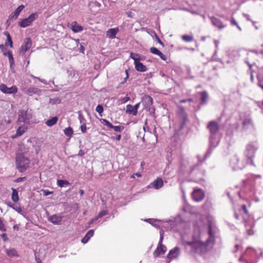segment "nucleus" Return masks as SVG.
Listing matches in <instances>:
<instances>
[{
	"label": "nucleus",
	"instance_id": "f257e3e1",
	"mask_svg": "<svg viewBox=\"0 0 263 263\" xmlns=\"http://www.w3.org/2000/svg\"><path fill=\"white\" fill-rule=\"evenodd\" d=\"M15 162L17 168L21 172H24L29 167L30 161L29 159L25 157L21 154H18L16 156Z\"/></svg>",
	"mask_w": 263,
	"mask_h": 263
},
{
	"label": "nucleus",
	"instance_id": "f03ea898",
	"mask_svg": "<svg viewBox=\"0 0 263 263\" xmlns=\"http://www.w3.org/2000/svg\"><path fill=\"white\" fill-rule=\"evenodd\" d=\"M208 128L209 129L211 135L210 137V145L215 146L214 143V136L217 133L219 129V125L216 121H211L208 125Z\"/></svg>",
	"mask_w": 263,
	"mask_h": 263
},
{
	"label": "nucleus",
	"instance_id": "7ed1b4c3",
	"mask_svg": "<svg viewBox=\"0 0 263 263\" xmlns=\"http://www.w3.org/2000/svg\"><path fill=\"white\" fill-rule=\"evenodd\" d=\"M256 149V147L254 144H248L246 146V148L245 152V155L248 158V162H250L253 165L254 164L252 159L254 157Z\"/></svg>",
	"mask_w": 263,
	"mask_h": 263
},
{
	"label": "nucleus",
	"instance_id": "20e7f679",
	"mask_svg": "<svg viewBox=\"0 0 263 263\" xmlns=\"http://www.w3.org/2000/svg\"><path fill=\"white\" fill-rule=\"evenodd\" d=\"M246 164V162L240 161L237 155H234L230 160V165L234 170H241L245 166Z\"/></svg>",
	"mask_w": 263,
	"mask_h": 263
},
{
	"label": "nucleus",
	"instance_id": "39448f33",
	"mask_svg": "<svg viewBox=\"0 0 263 263\" xmlns=\"http://www.w3.org/2000/svg\"><path fill=\"white\" fill-rule=\"evenodd\" d=\"M38 17L37 13H33L31 14L27 18L21 20L18 23V25L22 28L30 26L32 22Z\"/></svg>",
	"mask_w": 263,
	"mask_h": 263
},
{
	"label": "nucleus",
	"instance_id": "423d86ee",
	"mask_svg": "<svg viewBox=\"0 0 263 263\" xmlns=\"http://www.w3.org/2000/svg\"><path fill=\"white\" fill-rule=\"evenodd\" d=\"M32 118V115L28 110H21L18 113V121L20 122H28Z\"/></svg>",
	"mask_w": 263,
	"mask_h": 263
},
{
	"label": "nucleus",
	"instance_id": "0eeeda50",
	"mask_svg": "<svg viewBox=\"0 0 263 263\" xmlns=\"http://www.w3.org/2000/svg\"><path fill=\"white\" fill-rule=\"evenodd\" d=\"M0 90L4 93L15 94L17 92V89L15 86H12L11 87H8L6 85L1 84L0 85Z\"/></svg>",
	"mask_w": 263,
	"mask_h": 263
},
{
	"label": "nucleus",
	"instance_id": "6e6552de",
	"mask_svg": "<svg viewBox=\"0 0 263 263\" xmlns=\"http://www.w3.org/2000/svg\"><path fill=\"white\" fill-rule=\"evenodd\" d=\"M204 196L203 192L200 189H195L192 193V197L196 201H200L203 199Z\"/></svg>",
	"mask_w": 263,
	"mask_h": 263
},
{
	"label": "nucleus",
	"instance_id": "1a4fd4ad",
	"mask_svg": "<svg viewBox=\"0 0 263 263\" xmlns=\"http://www.w3.org/2000/svg\"><path fill=\"white\" fill-rule=\"evenodd\" d=\"M142 103L145 109L149 110L153 104V99L149 96L145 95L142 98Z\"/></svg>",
	"mask_w": 263,
	"mask_h": 263
},
{
	"label": "nucleus",
	"instance_id": "9d476101",
	"mask_svg": "<svg viewBox=\"0 0 263 263\" xmlns=\"http://www.w3.org/2000/svg\"><path fill=\"white\" fill-rule=\"evenodd\" d=\"M32 42L30 39L26 38L20 48V53L23 54L28 51L31 47Z\"/></svg>",
	"mask_w": 263,
	"mask_h": 263
},
{
	"label": "nucleus",
	"instance_id": "9b49d317",
	"mask_svg": "<svg viewBox=\"0 0 263 263\" xmlns=\"http://www.w3.org/2000/svg\"><path fill=\"white\" fill-rule=\"evenodd\" d=\"M163 185V182L162 179L160 178H157L149 185L148 187L158 190L162 187Z\"/></svg>",
	"mask_w": 263,
	"mask_h": 263
},
{
	"label": "nucleus",
	"instance_id": "f8f14e48",
	"mask_svg": "<svg viewBox=\"0 0 263 263\" xmlns=\"http://www.w3.org/2000/svg\"><path fill=\"white\" fill-rule=\"evenodd\" d=\"M180 254V249L178 247H175L174 249L169 251L167 255L168 259H172L173 258H177Z\"/></svg>",
	"mask_w": 263,
	"mask_h": 263
},
{
	"label": "nucleus",
	"instance_id": "ddd939ff",
	"mask_svg": "<svg viewBox=\"0 0 263 263\" xmlns=\"http://www.w3.org/2000/svg\"><path fill=\"white\" fill-rule=\"evenodd\" d=\"M62 216L59 214H54L49 217L48 220L54 224H60L62 220Z\"/></svg>",
	"mask_w": 263,
	"mask_h": 263
},
{
	"label": "nucleus",
	"instance_id": "4468645a",
	"mask_svg": "<svg viewBox=\"0 0 263 263\" xmlns=\"http://www.w3.org/2000/svg\"><path fill=\"white\" fill-rule=\"evenodd\" d=\"M166 251V248L165 246L158 245L157 249L154 252V256L157 257L161 254H163Z\"/></svg>",
	"mask_w": 263,
	"mask_h": 263
},
{
	"label": "nucleus",
	"instance_id": "2eb2a0df",
	"mask_svg": "<svg viewBox=\"0 0 263 263\" xmlns=\"http://www.w3.org/2000/svg\"><path fill=\"white\" fill-rule=\"evenodd\" d=\"M149 51L152 53L159 55L162 60L166 61L167 60L166 56L160 51L157 48L153 47L149 49Z\"/></svg>",
	"mask_w": 263,
	"mask_h": 263
},
{
	"label": "nucleus",
	"instance_id": "dca6fc26",
	"mask_svg": "<svg viewBox=\"0 0 263 263\" xmlns=\"http://www.w3.org/2000/svg\"><path fill=\"white\" fill-rule=\"evenodd\" d=\"M210 19L212 24L219 29H222L225 27V26L222 24V23L220 20L215 17H211Z\"/></svg>",
	"mask_w": 263,
	"mask_h": 263
},
{
	"label": "nucleus",
	"instance_id": "f3484780",
	"mask_svg": "<svg viewBox=\"0 0 263 263\" xmlns=\"http://www.w3.org/2000/svg\"><path fill=\"white\" fill-rule=\"evenodd\" d=\"M70 26L71 30L75 33L81 32L83 30V27L76 21L72 22Z\"/></svg>",
	"mask_w": 263,
	"mask_h": 263
},
{
	"label": "nucleus",
	"instance_id": "a211bd4d",
	"mask_svg": "<svg viewBox=\"0 0 263 263\" xmlns=\"http://www.w3.org/2000/svg\"><path fill=\"white\" fill-rule=\"evenodd\" d=\"M25 6L23 5H21L18 6L13 13H12L10 15V18L16 19L20 15V12L24 9Z\"/></svg>",
	"mask_w": 263,
	"mask_h": 263
},
{
	"label": "nucleus",
	"instance_id": "6ab92c4d",
	"mask_svg": "<svg viewBox=\"0 0 263 263\" xmlns=\"http://www.w3.org/2000/svg\"><path fill=\"white\" fill-rule=\"evenodd\" d=\"M119 29L118 28H111L108 30L106 32V36L109 39H113L116 37Z\"/></svg>",
	"mask_w": 263,
	"mask_h": 263
},
{
	"label": "nucleus",
	"instance_id": "aec40b11",
	"mask_svg": "<svg viewBox=\"0 0 263 263\" xmlns=\"http://www.w3.org/2000/svg\"><path fill=\"white\" fill-rule=\"evenodd\" d=\"M42 90L36 87H30L27 89L26 93L30 96L34 95H40Z\"/></svg>",
	"mask_w": 263,
	"mask_h": 263
},
{
	"label": "nucleus",
	"instance_id": "412c9836",
	"mask_svg": "<svg viewBox=\"0 0 263 263\" xmlns=\"http://www.w3.org/2000/svg\"><path fill=\"white\" fill-rule=\"evenodd\" d=\"M136 70L139 72H145L147 70L146 67L139 61L135 64Z\"/></svg>",
	"mask_w": 263,
	"mask_h": 263
},
{
	"label": "nucleus",
	"instance_id": "4be33fe9",
	"mask_svg": "<svg viewBox=\"0 0 263 263\" xmlns=\"http://www.w3.org/2000/svg\"><path fill=\"white\" fill-rule=\"evenodd\" d=\"M126 113L134 116H136L137 114V112L134 108V106L130 104L126 105Z\"/></svg>",
	"mask_w": 263,
	"mask_h": 263
},
{
	"label": "nucleus",
	"instance_id": "5701e85b",
	"mask_svg": "<svg viewBox=\"0 0 263 263\" xmlns=\"http://www.w3.org/2000/svg\"><path fill=\"white\" fill-rule=\"evenodd\" d=\"M58 120V118L57 117H53L51 118V119L47 120L46 121L45 124H46L47 126H48L49 127H51V126H52L53 125H55L57 123Z\"/></svg>",
	"mask_w": 263,
	"mask_h": 263
},
{
	"label": "nucleus",
	"instance_id": "b1692460",
	"mask_svg": "<svg viewBox=\"0 0 263 263\" xmlns=\"http://www.w3.org/2000/svg\"><path fill=\"white\" fill-rule=\"evenodd\" d=\"M243 128H248L250 126H253V123L252 119L250 118H246L242 123Z\"/></svg>",
	"mask_w": 263,
	"mask_h": 263
},
{
	"label": "nucleus",
	"instance_id": "393cba45",
	"mask_svg": "<svg viewBox=\"0 0 263 263\" xmlns=\"http://www.w3.org/2000/svg\"><path fill=\"white\" fill-rule=\"evenodd\" d=\"M27 127L25 126H20L17 129L15 136H13V138H15L22 136L26 130Z\"/></svg>",
	"mask_w": 263,
	"mask_h": 263
},
{
	"label": "nucleus",
	"instance_id": "a878e982",
	"mask_svg": "<svg viewBox=\"0 0 263 263\" xmlns=\"http://www.w3.org/2000/svg\"><path fill=\"white\" fill-rule=\"evenodd\" d=\"M257 79L259 81L258 86L263 89V84H261V83H263V67L260 69V71L257 76Z\"/></svg>",
	"mask_w": 263,
	"mask_h": 263
},
{
	"label": "nucleus",
	"instance_id": "bb28decb",
	"mask_svg": "<svg viewBox=\"0 0 263 263\" xmlns=\"http://www.w3.org/2000/svg\"><path fill=\"white\" fill-rule=\"evenodd\" d=\"M4 34L7 36V41L5 43V46H8L9 44L10 47L12 48L13 47V42L10 34L7 31L4 32Z\"/></svg>",
	"mask_w": 263,
	"mask_h": 263
},
{
	"label": "nucleus",
	"instance_id": "cd10ccee",
	"mask_svg": "<svg viewBox=\"0 0 263 263\" xmlns=\"http://www.w3.org/2000/svg\"><path fill=\"white\" fill-rule=\"evenodd\" d=\"M7 254L10 257H18V254L15 249L13 248L7 249Z\"/></svg>",
	"mask_w": 263,
	"mask_h": 263
},
{
	"label": "nucleus",
	"instance_id": "c85d7f7f",
	"mask_svg": "<svg viewBox=\"0 0 263 263\" xmlns=\"http://www.w3.org/2000/svg\"><path fill=\"white\" fill-rule=\"evenodd\" d=\"M12 195H11L12 200L13 202H16L19 200V197H18V191L16 189H13V188L12 189Z\"/></svg>",
	"mask_w": 263,
	"mask_h": 263
},
{
	"label": "nucleus",
	"instance_id": "c756f323",
	"mask_svg": "<svg viewBox=\"0 0 263 263\" xmlns=\"http://www.w3.org/2000/svg\"><path fill=\"white\" fill-rule=\"evenodd\" d=\"M7 54L9 59V62L10 63V68L12 69L13 68V65L14 64V60L11 51L9 50L7 51Z\"/></svg>",
	"mask_w": 263,
	"mask_h": 263
},
{
	"label": "nucleus",
	"instance_id": "7c9ffc66",
	"mask_svg": "<svg viewBox=\"0 0 263 263\" xmlns=\"http://www.w3.org/2000/svg\"><path fill=\"white\" fill-rule=\"evenodd\" d=\"M180 108L182 111V112L181 114V117L182 118V121H181L180 128H183L184 125L185 123V121L186 119V114L184 112L183 107H181Z\"/></svg>",
	"mask_w": 263,
	"mask_h": 263
},
{
	"label": "nucleus",
	"instance_id": "2f4dec72",
	"mask_svg": "<svg viewBox=\"0 0 263 263\" xmlns=\"http://www.w3.org/2000/svg\"><path fill=\"white\" fill-rule=\"evenodd\" d=\"M57 184L61 187L69 185L70 183L67 180H57Z\"/></svg>",
	"mask_w": 263,
	"mask_h": 263
},
{
	"label": "nucleus",
	"instance_id": "473e14b6",
	"mask_svg": "<svg viewBox=\"0 0 263 263\" xmlns=\"http://www.w3.org/2000/svg\"><path fill=\"white\" fill-rule=\"evenodd\" d=\"M64 134L66 136L71 137L73 133V129L71 127H68L66 128L64 130Z\"/></svg>",
	"mask_w": 263,
	"mask_h": 263
},
{
	"label": "nucleus",
	"instance_id": "72a5a7b5",
	"mask_svg": "<svg viewBox=\"0 0 263 263\" xmlns=\"http://www.w3.org/2000/svg\"><path fill=\"white\" fill-rule=\"evenodd\" d=\"M201 103L202 104H205L206 102L208 99V93L206 91H203L201 92Z\"/></svg>",
	"mask_w": 263,
	"mask_h": 263
},
{
	"label": "nucleus",
	"instance_id": "f704fd0d",
	"mask_svg": "<svg viewBox=\"0 0 263 263\" xmlns=\"http://www.w3.org/2000/svg\"><path fill=\"white\" fill-rule=\"evenodd\" d=\"M130 58L134 60V64L140 60V55L138 53L132 52L130 54Z\"/></svg>",
	"mask_w": 263,
	"mask_h": 263
},
{
	"label": "nucleus",
	"instance_id": "c9c22d12",
	"mask_svg": "<svg viewBox=\"0 0 263 263\" xmlns=\"http://www.w3.org/2000/svg\"><path fill=\"white\" fill-rule=\"evenodd\" d=\"M181 38L186 42H191L193 41V36L192 35H183Z\"/></svg>",
	"mask_w": 263,
	"mask_h": 263
},
{
	"label": "nucleus",
	"instance_id": "e433bc0d",
	"mask_svg": "<svg viewBox=\"0 0 263 263\" xmlns=\"http://www.w3.org/2000/svg\"><path fill=\"white\" fill-rule=\"evenodd\" d=\"M78 119L81 124H85L86 120L81 111L78 112Z\"/></svg>",
	"mask_w": 263,
	"mask_h": 263
},
{
	"label": "nucleus",
	"instance_id": "4c0bfd02",
	"mask_svg": "<svg viewBox=\"0 0 263 263\" xmlns=\"http://www.w3.org/2000/svg\"><path fill=\"white\" fill-rule=\"evenodd\" d=\"M60 103H61V100L58 97L50 99V100H49V103L51 104H52V105L60 104Z\"/></svg>",
	"mask_w": 263,
	"mask_h": 263
},
{
	"label": "nucleus",
	"instance_id": "58836bf2",
	"mask_svg": "<svg viewBox=\"0 0 263 263\" xmlns=\"http://www.w3.org/2000/svg\"><path fill=\"white\" fill-rule=\"evenodd\" d=\"M100 122L102 124H104V125H106V126H107L108 128H111V127H112V124L111 123H110L108 120H107L106 119H100Z\"/></svg>",
	"mask_w": 263,
	"mask_h": 263
},
{
	"label": "nucleus",
	"instance_id": "ea45409f",
	"mask_svg": "<svg viewBox=\"0 0 263 263\" xmlns=\"http://www.w3.org/2000/svg\"><path fill=\"white\" fill-rule=\"evenodd\" d=\"M110 128L114 129L116 132H121L124 129V127L123 126H114L112 125V127H111Z\"/></svg>",
	"mask_w": 263,
	"mask_h": 263
},
{
	"label": "nucleus",
	"instance_id": "a19ab883",
	"mask_svg": "<svg viewBox=\"0 0 263 263\" xmlns=\"http://www.w3.org/2000/svg\"><path fill=\"white\" fill-rule=\"evenodd\" d=\"M96 111L99 113L100 116H102V114L103 112V107L101 105H98L96 108Z\"/></svg>",
	"mask_w": 263,
	"mask_h": 263
},
{
	"label": "nucleus",
	"instance_id": "79ce46f5",
	"mask_svg": "<svg viewBox=\"0 0 263 263\" xmlns=\"http://www.w3.org/2000/svg\"><path fill=\"white\" fill-rule=\"evenodd\" d=\"M10 206L19 213H21L22 212V208L19 206L11 205Z\"/></svg>",
	"mask_w": 263,
	"mask_h": 263
},
{
	"label": "nucleus",
	"instance_id": "37998d69",
	"mask_svg": "<svg viewBox=\"0 0 263 263\" xmlns=\"http://www.w3.org/2000/svg\"><path fill=\"white\" fill-rule=\"evenodd\" d=\"M94 234V230H89L86 234L85 235V236L87 237L88 239H90Z\"/></svg>",
	"mask_w": 263,
	"mask_h": 263
},
{
	"label": "nucleus",
	"instance_id": "c03bdc74",
	"mask_svg": "<svg viewBox=\"0 0 263 263\" xmlns=\"http://www.w3.org/2000/svg\"><path fill=\"white\" fill-rule=\"evenodd\" d=\"M185 245H187L192 247V248L196 247L198 245V243L190 241H185L184 242Z\"/></svg>",
	"mask_w": 263,
	"mask_h": 263
},
{
	"label": "nucleus",
	"instance_id": "a18cd8bd",
	"mask_svg": "<svg viewBox=\"0 0 263 263\" xmlns=\"http://www.w3.org/2000/svg\"><path fill=\"white\" fill-rule=\"evenodd\" d=\"M0 230L3 232H5L6 231V227L5 224H4L2 220L0 218Z\"/></svg>",
	"mask_w": 263,
	"mask_h": 263
},
{
	"label": "nucleus",
	"instance_id": "49530a36",
	"mask_svg": "<svg viewBox=\"0 0 263 263\" xmlns=\"http://www.w3.org/2000/svg\"><path fill=\"white\" fill-rule=\"evenodd\" d=\"M81 130L83 133H85L86 132V126L85 124H81L80 126Z\"/></svg>",
	"mask_w": 263,
	"mask_h": 263
},
{
	"label": "nucleus",
	"instance_id": "de8ad7c7",
	"mask_svg": "<svg viewBox=\"0 0 263 263\" xmlns=\"http://www.w3.org/2000/svg\"><path fill=\"white\" fill-rule=\"evenodd\" d=\"M242 211L244 212V213L246 214V215L247 216H248V212L247 206L246 205L243 204L242 205Z\"/></svg>",
	"mask_w": 263,
	"mask_h": 263
},
{
	"label": "nucleus",
	"instance_id": "09e8293b",
	"mask_svg": "<svg viewBox=\"0 0 263 263\" xmlns=\"http://www.w3.org/2000/svg\"><path fill=\"white\" fill-rule=\"evenodd\" d=\"M107 212L105 210H103L102 211H101L99 214V217H100V218L102 217L103 216L106 215L107 214Z\"/></svg>",
	"mask_w": 263,
	"mask_h": 263
},
{
	"label": "nucleus",
	"instance_id": "8fccbe9b",
	"mask_svg": "<svg viewBox=\"0 0 263 263\" xmlns=\"http://www.w3.org/2000/svg\"><path fill=\"white\" fill-rule=\"evenodd\" d=\"M73 74L72 78H75V79H79V74L78 72L76 71H72L71 72L70 74Z\"/></svg>",
	"mask_w": 263,
	"mask_h": 263
},
{
	"label": "nucleus",
	"instance_id": "3c124183",
	"mask_svg": "<svg viewBox=\"0 0 263 263\" xmlns=\"http://www.w3.org/2000/svg\"><path fill=\"white\" fill-rule=\"evenodd\" d=\"M1 236L4 241H7L8 240V238L6 233H3L1 235Z\"/></svg>",
	"mask_w": 263,
	"mask_h": 263
},
{
	"label": "nucleus",
	"instance_id": "603ef678",
	"mask_svg": "<svg viewBox=\"0 0 263 263\" xmlns=\"http://www.w3.org/2000/svg\"><path fill=\"white\" fill-rule=\"evenodd\" d=\"M43 194L45 196H48L52 194V192L49 191L47 190H43Z\"/></svg>",
	"mask_w": 263,
	"mask_h": 263
},
{
	"label": "nucleus",
	"instance_id": "864d4df0",
	"mask_svg": "<svg viewBox=\"0 0 263 263\" xmlns=\"http://www.w3.org/2000/svg\"><path fill=\"white\" fill-rule=\"evenodd\" d=\"M125 72H126V76L125 78L124 79V80H123V81L121 82V84H124V83L126 82L127 79H128V70H125Z\"/></svg>",
	"mask_w": 263,
	"mask_h": 263
},
{
	"label": "nucleus",
	"instance_id": "5fc2aeb1",
	"mask_svg": "<svg viewBox=\"0 0 263 263\" xmlns=\"http://www.w3.org/2000/svg\"><path fill=\"white\" fill-rule=\"evenodd\" d=\"M89 239H88L87 237H86V236H85L84 237L82 238L81 241L83 243H86L88 241Z\"/></svg>",
	"mask_w": 263,
	"mask_h": 263
},
{
	"label": "nucleus",
	"instance_id": "6e6d98bb",
	"mask_svg": "<svg viewBox=\"0 0 263 263\" xmlns=\"http://www.w3.org/2000/svg\"><path fill=\"white\" fill-rule=\"evenodd\" d=\"M243 16L246 17V18L248 21H251L253 24L254 23V22L253 21L251 20L250 16V15L249 14H243Z\"/></svg>",
	"mask_w": 263,
	"mask_h": 263
},
{
	"label": "nucleus",
	"instance_id": "4d7b16f0",
	"mask_svg": "<svg viewBox=\"0 0 263 263\" xmlns=\"http://www.w3.org/2000/svg\"><path fill=\"white\" fill-rule=\"evenodd\" d=\"M129 99H130L129 97H128L127 96H126V97H125L124 98H123L122 99V101L123 102L125 103V102H127L128 101H129Z\"/></svg>",
	"mask_w": 263,
	"mask_h": 263
},
{
	"label": "nucleus",
	"instance_id": "13d9d810",
	"mask_svg": "<svg viewBox=\"0 0 263 263\" xmlns=\"http://www.w3.org/2000/svg\"><path fill=\"white\" fill-rule=\"evenodd\" d=\"M231 24L235 26H238V23L236 22L234 18H232L231 20Z\"/></svg>",
	"mask_w": 263,
	"mask_h": 263
},
{
	"label": "nucleus",
	"instance_id": "bf43d9fd",
	"mask_svg": "<svg viewBox=\"0 0 263 263\" xmlns=\"http://www.w3.org/2000/svg\"><path fill=\"white\" fill-rule=\"evenodd\" d=\"M34 78L37 79H38L40 82H41L43 84H47V81L45 80H44V79H41L40 78H37V77H34Z\"/></svg>",
	"mask_w": 263,
	"mask_h": 263
},
{
	"label": "nucleus",
	"instance_id": "052dcab7",
	"mask_svg": "<svg viewBox=\"0 0 263 263\" xmlns=\"http://www.w3.org/2000/svg\"><path fill=\"white\" fill-rule=\"evenodd\" d=\"M156 39H157V40L158 41V42L162 46V47H164V44L163 43V42L160 40V39L157 36H156Z\"/></svg>",
	"mask_w": 263,
	"mask_h": 263
},
{
	"label": "nucleus",
	"instance_id": "680f3d73",
	"mask_svg": "<svg viewBox=\"0 0 263 263\" xmlns=\"http://www.w3.org/2000/svg\"><path fill=\"white\" fill-rule=\"evenodd\" d=\"M140 104V102L139 103H137L136 105H135L134 106V108H135V109L137 111V112H138V109L139 108V105Z\"/></svg>",
	"mask_w": 263,
	"mask_h": 263
},
{
	"label": "nucleus",
	"instance_id": "e2e57ef3",
	"mask_svg": "<svg viewBox=\"0 0 263 263\" xmlns=\"http://www.w3.org/2000/svg\"><path fill=\"white\" fill-rule=\"evenodd\" d=\"M160 235H161V236H160V240H159V242L158 245H162V240H163V237L162 234H160Z\"/></svg>",
	"mask_w": 263,
	"mask_h": 263
},
{
	"label": "nucleus",
	"instance_id": "0e129e2a",
	"mask_svg": "<svg viewBox=\"0 0 263 263\" xmlns=\"http://www.w3.org/2000/svg\"><path fill=\"white\" fill-rule=\"evenodd\" d=\"M25 178V177H20V178H18L15 180V181H16V182H21V181H22L23 180H24Z\"/></svg>",
	"mask_w": 263,
	"mask_h": 263
},
{
	"label": "nucleus",
	"instance_id": "69168bd1",
	"mask_svg": "<svg viewBox=\"0 0 263 263\" xmlns=\"http://www.w3.org/2000/svg\"><path fill=\"white\" fill-rule=\"evenodd\" d=\"M84 154H85L84 152L82 150H80L78 155L79 156L82 157L84 155Z\"/></svg>",
	"mask_w": 263,
	"mask_h": 263
},
{
	"label": "nucleus",
	"instance_id": "338daca9",
	"mask_svg": "<svg viewBox=\"0 0 263 263\" xmlns=\"http://www.w3.org/2000/svg\"><path fill=\"white\" fill-rule=\"evenodd\" d=\"M84 50H85L84 47L83 45H81L80 47V52L83 53Z\"/></svg>",
	"mask_w": 263,
	"mask_h": 263
},
{
	"label": "nucleus",
	"instance_id": "774afa93",
	"mask_svg": "<svg viewBox=\"0 0 263 263\" xmlns=\"http://www.w3.org/2000/svg\"><path fill=\"white\" fill-rule=\"evenodd\" d=\"M5 45H4L3 44L0 45V48L3 52H4L6 50V48H5Z\"/></svg>",
	"mask_w": 263,
	"mask_h": 263
}]
</instances>
